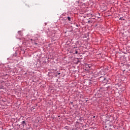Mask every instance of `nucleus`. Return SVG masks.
Listing matches in <instances>:
<instances>
[{
  "mask_svg": "<svg viewBox=\"0 0 130 130\" xmlns=\"http://www.w3.org/2000/svg\"><path fill=\"white\" fill-rule=\"evenodd\" d=\"M58 75H60V73H58Z\"/></svg>",
  "mask_w": 130,
  "mask_h": 130,
  "instance_id": "5",
  "label": "nucleus"
},
{
  "mask_svg": "<svg viewBox=\"0 0 130 130\" xmlns=\"http://www.w3.org/2000/svg\"><path fill=\"white\" fill-rule=\"evenodd\" d=\"M84 2V0H78V1H77L76 3H77V4H83Z\"/></svg>",
  "mask_w": 130,
  "mask_h": 130,
  "instance_id": "1",
  "label": "nucleus"
},
{
  "mask_svg": "<svg viewBox=\"0 0 130 130\" xmlns=\"http://www.w3.org/2000/svg\"><path fill=\"white\" fill-rule=\"evenodd\" d=\"M74 54H78V51L77 50H75V53H74Z\"/></svg>",
  "mask_w": 130,
  "mask_h": 130,
  "instance_id": "3",
  "label": "nucleus"
},
{
  "mask_svg": "<svg viewBox=\"0 0 130 130\" xmlns=\"http://www.w3.org/2000/svg\"><path fill=\"white\" fill-rule=\"evenodd\" d=\"M94 118H95V116H93Z\"/></svg>",
  "mask_w": 130,
  "mask_h": 130,
  "instance_id": "8",
  "label": "nucleus"
},
{
  "mask_svg": "<svg viewBox=\"0 0 130 130\" xmlns=\"http://www.w3.org/2000/svg\"><path fill=\"white\" fill-rule=\"evenodd\" d=\"M30 40H31V41H32V39H31Z\"/></svg>",
  "mask_w": 130,
  "mask_h": 130,
  "instance_id": "6",
  "label": "nucleus"
},
{
  "mask_svg": "<svg viewBox=\"0 0 130 130\" xmlns=\"http://www.w3.org/2000/svg\"><path fill=\"white\" fill-rule=\"evenodd\" d=\"M67 19H68V21H71V17H68Z\"/></svg>",
  "mask_w": 130,
  "mask_h": 130,
  "instance_id": "4",
  "label": "nucleus"
},
{
  "mask_svg": "<svg viewBox=\"0 0 130 130\" xmlns=\"http://www.w3.org/2000/svg\"><path fill=\"white\" fill-rule=\"evenodd\" d=\"M21 124H22L23 126H25L26 125V121H22L21 122ZM25 124V125H24Z\"/></svg>",
  "mask_w": 130,
  "mask_h": 130,
  "instance_id": "2",
  "label": "nucleus"
},
{
  "mask_svg": "<svg viewBox=\"0 0 130 130\" xmlns=\"http://www.w3.org/2000/svg\"><path fill=\"white\" fill-rule=\"evenodd\" d=\"M35 44H37V43H35Z\"/></svg>",
  "mask_w": 130,
  "mask_h": 130,
  "instance_id": "7",
  "label": "nucleus"
}]
</instances>
